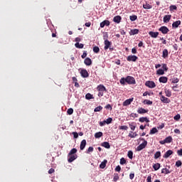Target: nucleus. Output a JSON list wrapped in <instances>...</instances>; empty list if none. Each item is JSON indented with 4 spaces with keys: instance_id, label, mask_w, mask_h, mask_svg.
I'll list each match as a JSON object with an SVG mask.
<instances>
[{
    "instance_id": "obj_46",
    "label": "nucleus",
    "mask_w": 182,
    "mask_h": 182,
    "mask_svg": "<svg viewBox=\"0 0 182 182\" xmlns=\"http://www.w3.org/2000/svg\"><path fill=\"white\" fill-rule=\"evenodd\" d=\"M180 82V80L177 77H173L172 79L171 83H178Z\"/></svg>"
},
{
    "instance_id": "obj_62",
    "label": "nucleus",
    "mask_w": 182,
    "mask_h": 182,
    "mask_svg": "<svg viewBox=\"0 0 182 182\" xmlns=\"http://www.w3.org/2000/svg\"><path fill=\"white\" fill-rule=\"evenodd\" d=\"M173 48L174 50H178V46L177 44H173Z\"/></svg>"
},
{
    "instance_id": "obj_13",
    "label": "nucleus",
    "mask_w": 182,
    "mask_h": 182,
    "mask_svg": "<svg viewBox=\"0 0 182 182\" xmlns=\"http://www.w3.org/2000/svg\"><path fill=\"white\" fill-rule=\"evenodd\" d=\"M110 25V21L108 20H105L100 23V28H103L104 26H109Z\"/></svg>"
},
{
    "instance_id": "obj_44",
    "label": "nucleus",
    "mask_w": 182,
    "mask_h": 182,
    "mask_svg": "<svg viewBox=\"0 0 182 182\" xmlns=\"http://www.w3.org/2000/svg\"><path fill=\"white\" fill-rule=\"evenodd\" d=\"M156 75H164V70L163 69H159L156 71Z\"/></svg>"
},
{
    "instance_id": "obj_4",
    "label": "nucleus",
    "mask_w": 182,
    "mask_h": 182,
    "mask_svg": "<svg viewBox=\"0 0 182 182\" xmlns=\"http://www.w3.org/2000/svg\"><path fill=\"white\" fill-rule=\"evenodd\" d=\"M141 140H142L144 141V143L139 144L136 147L137 151H141V150H143V149H146V146H147V141L144 140V138L141 139Z\"/></svg>"
},
{
    "instance_id": "obj_39",
    "label": "nucleus",
    "mask_w": 182,
    "mask_h": 182,
    "mask_svg": "<svg viewBox=\"0 0 182 182\" xmlns=\"http://www.w3.org/2000/svg\"><path fill=\"white\" fill-rule=\"evenodd\" d=\"M165 95L167 97H171V91L170 90H166Z\"/></svg>"
},
{
    "instance_id": "obj_53",
    "label": "nucleus",
    "mask_w": 182,
    "mask_h": 182,
    "mask_svg": "<svg viewBox=\"0 0 182 182\" xmlns=\"http://www.w3.org/2000/svg\"><path fill=\"white\" fill-rule=\"evenodd\" d=\"M86 56H87V51L85 50V51L83 52V54L81 55V58H82V59H85V58H86Z\"/></svg>"
},
{
    "instance_id": "obj_31",
    "label": "nucleus",
    "mask_w": 182,
    "mask_h": 182,
    "mask_svg": "<svg viewBox=\"0 0 182 182\" xmlns=\"http://www.w3.org/2000/svg\"><path fill=\"white\" fill-rule=\"evenodd\" d=\"M131 139H134V137H136L137 133L136 132H130V133L128 135Z\"/></svg>"
},
{
    "instance_id": "obj_47",
    "label": "nucleus",
    "mask_w": 182,
    "mask_h": 182,
    "mask_svg": "<svg viewBox=\"0 0 182 182\" xmlns=\"http://www.w3.org/2000/svg\"><path fill=\"white\" fill-rule=\"evenodd\" d=\"M144 103L145 104V105H153V102L152 101H151V100H144Z\"/></svg>"
},
{
    "instance_id": "obj_40",
    "label": "nucleus",
    "mask_w": 182,
    "mask_h": 182,
    "mask_svg": "<svg viewBox=\"0 0 182 182\" xmlns=\"http://www.w3.org/2000/svg\"><path fill=\"white\" fill-rule=\"evenodd\" d=\"M127 156L129 157V159H130V160H132L133 159V151H129L128 154H127Z\"/></svg>"
},
{
    "instance_id": "obj_56",
    "label": "nucleus",
    "mask_w": 182,
    "mask_h": 182,
    "mask_svg": "<svg viewBox=\"0 0 182 182\" xmlns=\"http://www.w3.org/2000/svg\"><path fill=\"white\" fill-rule=\"evenodd\" d=\"M182 165L181 161H177L176 162V167H180Z\"/></svg>"
},
{
    "instance_id": "obj_50",
    "label": "nucleus",
    "mask_w": 182,
    "mask_h": 182,
    "mask_svg": "<svg viewBox=\"0 0 182 182\" xmlns=\"http://www.w3.org/2000/svg\"><path fill=\"white\" fill-rule=\"evenodd\" d=\"M162 68L164 69V71L167 72L168 70V68L167 67V64H162Z\"/></svg>"
},
{
    "instance_id": "obj_16",
    "label": "nucleus",
    "mask_w": 182,
    "mask_h": 182,
    "mask_svg": "<svg viewBox=\"0 0 182 182\" xmlns=\"http://www.w3.org/2000/svg\"><path fill=\"white\" fill-rule=\"evenodd\" d=\"M113 22H115V23H120L122 22V16H116L113 18Z\"/></svg>"
},
{
    "instance_id": "obj_28",
    "label": "nucleus",
    "mask_w": 182,
    "mask_h": 182,
    "mask_svg": "<svg viewBox=\"0 0 182 182\" xmlns=\"http://www.w3.org/2000/svg\"><path fill=\"white\" fill-rule=\"evenodd\" d=\"M160 167H161V165L159 163H156L153 165V168L154 170H155V171H157V170H159Z\"/></svg>"
},
{
    "instance_id": "obj_6",
    "label": "nucleus",
    "mask_w": 182,
    "mask_h": 182,
    "mask_svg": "<svg viewBox=\"0 0 182 182\" xmlns=\"http://www.w3.org/2000/svg\"><path fill=\"white\" fill-rule=\"evenodd\" d=\"M159 32H161V33H163L164 35H166L167 33H168V32H170V30L168 29V28H167L166 26H161L159 29Z\"/></svg>"
},
{
    "instance_id": "obj_36",
    "label": "nucleus",
    "mask_w": 182,
    "mask_h": 182,
    "mask_svg": "<svg viewBox=\"0 0 182 182\" xmlns=\"http://www.w3.org/2000/svg\"><path fill=\"white\" fill-rule=\"evenodd\" d=\"M165 141L166 143H171V141H173V137H171V136H167L165 139Z\"/></svg>"
},
{
    "instance_id": "obj_7",
    "label": "nucleus",
    "mask_w": 182,
    "mask_h": 182,
    "mask_svg": "<svg viewBox=\"0 0 182 182\" xmlns=\"http://www.w3.org/2000/svg\"><path fill=\"white\" fill-rule=\"evenodd\" d=\"M160 100L162 103H165L166 105L171 102V100H170V99H168V97H166L164 95L160 96Z\"/></svg>"
},
{
    "instance_id": "obj_1",
    "label": "nucleus",
    "mask_w": 182,
    "mask_h": 182,
    "mask_svg": "<svg viewBox=\"0 0 182 182\" xmlns=\"http://www.w3.org/2000/svg\"><path fill=\"white\" fill-rule=\"evenodd\" d=\"M119 83L123 86H124L126 83H128V85H136V80L132 76H127L126 78L122 77L119 80Z\"/></svg>"
},
{
    "instance_id": "obj_25",
    "label": "nucleus",
    "mask_w": 182,
    "mask_h": 182,
    "mask_svg": "<svg viewBox=\"0 0 182 182\" xmlns=\"http://www.w3.org/2000/svg\"><path fill=\"white\" fill-rule=\"evenodd\" d=\"M170 173H171V171L167 168H164L161 169V174H170Z\"/></svg>"
},
{
    "instance_id": "obj_26",
    "label": "nucleus",
    "mask_w": 182,
    "mask_h": 182,
    "mask_svg": "<svg viewBox=\"0 0 182 182\" xmlns=\"http://www.w3.org/2000/svg\"><path fill=\"white\" fill-rule=\"evenodd\" d=\"M107 164V160L105 159L100 165V168H105Z\"/></svg>"
},
{
    "instance_id": "obj_38",
    "label": "nucleus",
    "mask_w": 182,
    "mask_h": 182,
    "mask_svg": "<svg viewBox=\"0 0 182 182\" xmlns=\"http://www.w3.org/2000/svg\"><path fill=\"white\" fill-rule=\"evenodd\" d=\"M85 99H87V100H90V99H94L93 95L90 93H87L85 95Z\"/></svg>"
},
{
    "instance_id": "obj_63",
    "label": "nucleus",
    "mask_w": 182,
    "mask_h": 182,
    "mask_svg": "<svg viewBox=\"0 0 182 182\" xmlns=\"http://www.w3.org/2000/svg\"><path fill=\"white\" fill-rule=\"evenodd\" d=\"M178 156H182V149L177 151Z\"/></svg>"
},
{
    "instance_id": "obj_8",
    "label": "nucleus",
    "mask_w": 182,
    "mask_h": 182,
    "mask_svg": "<svg viewBox=\"0 0 182 182\" xmlns=\"http://www.w3.org/2000/svg\"><path fill=\"white\" fill-rule=\"evenodd\" d=\"M137 59H139V58L136 55H129L127 58V60L128 62H136V60H137Z\"/></svg>"
},
{
    "instance_id": "obj_58",
    "label": "nucleus",
    "mask_w": 182,
    "mask_h": 182,
    "mask_svg": "<svg viewBox=\"0 0 182 182\" xmlns=\"http://www.w3.org/2000/svg\"><path fill=\"white\" fill-rule=\"evenodd\" d=\"M92 151H93V147L92 146H90L87 149V153H92Z\"/></svg>"
},
{
    "instance_id": "obj_61",
    "label": "nucleus",
    "mask_w": 182,
    "mask_h": 182,
    "mask_svg": "<svg viewBox=\"0 0 182 182\" xmlns=\"http://www.w3.org/2000/svg\"><path fill=\"white\" fill-rule=\"evenodd\" d=\"M180 114H176L174 117H173V119H174V120H180Z\"/></svg>"
},
{
    "instance_id": "obj_15",
    "label": "nucleus",
    "mask_w": 182,
    "mask_h": 182,
    "mask_svg": "<svg viewBox=\"0 0 182 182\" xmlns=\"http://www.w3.org/2000/svg\"><path fill=\"white\" fill-rule=\"evenodd\" d=\"M139 122H140V123H144V122H146V123H149L150 120L147 117H142L139 119Z\"/></svg>"
},
{
    "instance_id": "obj_42",
    "label": "nucleus",
    "mask_w": 182,
    "mask_h": 182,
    "mask_svg": "<svg viewBox=\"0 0 182 182\" xmlns=\"http://www.w3.org/2000/svg\"><path fill=\"white\" fill-rule=\"evenodd\" d=\"M93 52L94 53H99V52H100V48H99L97 46H95L93 48Z\"/></svg>"
},
{
    "instance_id": "obj_27",
    "label": "nucleus",
    "mask_w": 182,
    "mask_h": 182,
    "mask_svg": "<svg viewBox=\"0 0 182 182\" xmlns=\"http://www.w3.org/2000/svg\"><path fill=\"white\" fill-rule=\"evenodd\" d=\"M102 147H105V149H110V144L107 141H105L102 144Z\"/></svg>"
},
{
    "instance_id": "obj_32",
    "label": "nucleus",
    "mask_w": 182,
    "mask_h": 182,
    "mask_svg": "<svg viewBox=\"0 0 182 182\" xmlns=\"http://www.w3.org/2000/svg\"><path fill=\"white\" fill-rule=\"evenodd\" d=\"M129 127H130L131 130L134 131L136 129V122L129 123Z\"/></svg>"
},
{
    "instance_id": "obj_54",
    "label": "nucleus",
    "mask_w": 182,
    "mask_h": 182,
    "mask_svg": "<svg viewBox=\"0 0 182 182\" xmlns=\"http://www.w3.org/2000/svg\"><path fill=\"white\" fill-rule=\"evenodd\" d=\"M120 164L123 165V164H126V159L124 158H122L120 159Z\"/></svg>"
},
{
    "instance_id": "obj_51",
    "label": "nucleus",
    "mask_w": 182,
    "mask_h": 182,
    "mask_svg": "<svg viewBox=\"0 0 182 182\" xmlns=\"http://www.w3.org/2000/svg\"><path fill=\"white\" fill-rule=\"evenodd\" d=\"M176 9H177V6L176 5L170 6V11H176Z\"/></svg>"
},
{
    "instance_id": "obj_57",
    "label": "nucleus",
    "mask_w": 182,
    "mask_h": 182,
    "mask_svg": "<svg viewBox=\"0 0 182 182\" xmlns=\"http://www.w3.org/2000/svg\"><path fill=\"white\" fill-rule=\"evenodd\" d=\"M73 134L74 136V139H77V137H79V134H77V132H73Z\"/></svg>"
},
{
    "instance_id": "obj_20",
    "label": "nucleus",
    "mask_w": 182,
    "mask_h": 182,
    "mask_svg": "<svg viewBox=\"0 0 182 182\" xmlns=\"http://www.w3.org/2000/svg\"><path fill=\"white\" fill-rule=\"evenodd\" d=\"M85 147H86V139H83L80 145V150H85Z\"/></svg>"
},
{
    "instance_id": "obj_45",
    "label": "nucleus",
    "mask_w": 182,
    "mask_h": 182,
    "mask_svg": "<svg viewBox=\"0 0 182 182\" xmlns=\"http://www.w3.org/2000/svg\"><path fill=\"white\" fill-rule=\"evenodd\" d=\"M102 109H103V107L100 105L95 108L94 112H100V110H102Z\"/></svg>"
},
{
    "instance_id": "obj_41",
    "label": "nucleus",
    "mask_w": 182,
    "mask_h": 182,
    "mask_svg": "<svg viewBox=\"0 0 182 182\" xmlns=\"http://www.w3.org/2000/svg\"><path fill=\"white\" fill-rule=\"evenodd\" d=\"M129 19L130 21H132V22H134V21L137 19V16L136 15L130 16Z\"/></svg>"
},
{
    "instance_id": "obj_12",
    "label": "nucleus",
    "mask_w": 182,
    "mask_h": 182,
    "mask_svg": "<svg viewBox=\"0 0 182 182\" xmlns=\"http://www.w3.org/2000/svg\"><path fill=\"white\" fill-rule=\"evenodd\" d=\"M134 100V98L133 97L126 100L122 104L123 106H129V105H132V102H133Z\"/></svg>"
},
{
    "instance_id": "obj_18",
    "label": "nucleus",
    "mask_w": 182,
    "mask_h": 182,
    "mask_svg": "<svg viewBox=\"0 0 182 182\" xmlns=\"http://www.w3.org/2000/svg\"><path fill=\"white\" fill-rule=\"evenodd\" d=\"M149 35L151 36V38H156L157 36H159V32L149 31Z\"/></svg>"
},
{
    "instance_id": "obj_34",
    "label": "nucleus",
    "mask_w": 182,
    "mask_h": 182,
    "mask_svg": "<svg viewBox=\"0 0 182 182\" xmlns=\"http://www.w3.org/2000/svg\"><path fill=\"white\" fill-rule=\"evenodd\" d=\"M160 157H161V153L159 151H156L154 154V159L157 160V159H159Z\"/></svg>"
},
{
    "instance_id": "obj_49",
    "label": "nucleus",
    "mask_w": 182,
    "mask_h": 182,
    "mask_svg": "<svg viewBox=\"0 0 182 182\" xmlns=\"http://www.w3.org/2000/svg\"><path fill=\"white\" fill-rule=\"evenodd\" d=\"M119 130H127V129H129V127L126 126V125H123L119 127Z\"/></svg>"
},
{
    "instance_id": "obj_29",
    "label": "nucleus",
    "mask_w": 182,
    "mask_h": 182,
    "mask_svg": "<svg viewBox=\"0 0 182 182\" xmlns=\"http://www.w3.org/2000/svg\"><path fill=\"white\" fill-rule=\"evenodd\" d=\"M144 9H151L153 8V6L150 5L148 3H146L145 4H143Z\"/></svg>"
},
{
    "instance_id": "obj_48",
    "label": "nucleus",
    "mask_w": 182,
    "mask_h": 182,
    "mask_svg": "<svg viewBox=\"0 0 182 182\" xmlns=\"http://www.w3.org/2000/svg\"><path fill=\"white\" fill-rule=\"evenodd\" d=\"M112 120H113V119H112L111 117H109L107 119V120H105V123L107 124H110V123H112Z\"/></svg>"
},
{
    "instance_id": "obj_2",
    "label": "nucleus",
    "mask_w": 182,
    "mask_h": 182,
    "mask_svg": "<svg viewBox=\"0 0 182 182\" xmlns=\"http://www.w3.org/2000/svg\"><path fill=\"white\" fill-rule=\"evenodd\" d=\"M97 90H98V96L99 97H102L103 96L105 92H106V87H104L103 85H100L97 86Z\"/></svg>"
},
{
    "instance_id": "obj_21",
    "label": "nucleus",
    "mask_w": 182,
    "mask_h": 182,
    "mask_svg": "<svg viewBox=\"0 0 182 182\" xmlns=\"http://www.w3.org/2000/svg\"><path fill=\"white\" fill-rule=\"evenodd\" d=\"M84 63L85 65H86V66H90V65H92V59L89 58H85L84 60Z\"/></svg>"
},
{
    "instance_id": "obj_19",
    "label": "nucleus",
    "mask_w": 182,
    "mask_h": 182,
    "mask_svg": "<svg viewBox=\"0 0 182 182\" xmlns=\"http://www.w3.org/2000/svg\"><path fill=\"white\" fill-rule=\"evenodd\" d=\"M171 19V15H165L164 16V23H167V22H170Z\"/></svg>"
},
{
    "instance_id": "obj_55",
    "label": "nucleus",
    "mask_w": 182,
    "mask_h": 182,
    "mask_svg": "<svg viewBox=\"0 0 182 182\" xmlns=\"http://www.w3.org/2000/svg\"><path fill=\"white\" fill-rule=\"evenodd\" d=\"M129 116H130V117H133L134 119L136 117H139V114H137L136 113H132Z\"/></svg>"
},
{
    "instance_id": "obj_60",
    "label": "nucleus",
    "mask_w": 182,
    "mask_h": 182,
    "mask_svg": "<svg viewBox=\"0 0 182 182\" xmlns=\"http://www.w3.org/2000/svg\"><path fill=\"white\" fill-rule=\"evenodd\" d=\"M120 170H122V167H120V166L118 165L117 166H116L115 171L119 172Z\"/></svg>"
},
{
    "instance_id": "obj_52",
    "label": "nucleus",
    "mask_w": 182,
    "mask_h": 182,
    "mask_svg": "<svg viewBox=\"0 0 182 182\" xmlns=\"http://www.w3.org/2000/svg\"><path fill=\"white\" fill-rule=\"evenodd\" d=\"M67 113L68 114L70 115V114H73V109L72 108H69L68 110H67Z\"/></svg>"
},
{
    "instance_id": "obj_5",
    "label": "nucleus",
    "mask_w": 182,
    "mask_h": 182,
    "mask_svg": "<svg viewBox=\"0 0 182 182\" xmlns=\"http://www.w3.org/2000/svg\"><path fill=\"white\" fill-rule=\"evenodd\" d=\"M145 86L149 87V89H154L156 87V83L154 81L148 80L145 82Z\"/></svg>"
},
{
    "instance_id": "obj_3",
    "label": "nucleus",
    "mask_w": 182,
    "mask_h": 182,
    "mask_svg": "<svg viewBox=\"0 0 182 182\" xmlns=\"http://www.w3.org/2000/svg\"><path fill=\"white\" fill-rule=\"evenodd\" d=\"M104 40H105L104 49H105V50H107V49H109L112 46V42H110L109 40H107V35L104 36Z\"/></svg>"
},
{
    "instance_id": "obj_33",
    "label": "nucleus",
    "mask_w": 182,
    "mask_h": 182,
    "mask_svg": "<svg viewBox=\"0 0 182 182\" xmlns=\"http://www.w3.org/2000/svg\"><path fill=\"white\" fill-rule=\"evenodd\" d=\"M76 153H77V149H76V148H73L70 150V151L69 152V155H75Z\"/></svg>"
},
{
    "instance_id": "obj_22",
    "label": "nucleus",
    "mask_w": 182,
    "mask_h": 182,
    "mask_svg": "<svg viewBox=\"0 0 182 182\" xmlns=\"http://www.w3.org/2000/svg\"><path fill=\"white\" fill-rule=\"evenodd\" d=\"M168 80V78L167 77H159V82L160 83H167V81Z\"/></svg>"
},
{
    "instance_id": "obj_9",
    "label": "nucleus",
    "mask_w": 182,
    "mask_h": 182,
    "mask_svg": "<svg viewBox=\"0 0 182 182\" xmlns=\"http://www.w3.org/2000/svg\"><path fill=\"white\" fill-rule=\"evenodd\" d=\"M80 73L82 77H89V73H87V70H86V69H82Z\"/></svg>"
},
{
    "instance_id": "obj_59",
    "label": "nucleus",
    "mask_w": 182,
    "mask_h": 182,
    "mask_svg": "<svg viewBox=\"0 0 182 182\" xmlns=\"http://www.w3.org/2000/svg\"><path fill=\"white\" fill-rule=\"evenodd\" d=\"M106 124V120L103 121V122H100V126L101 127H103V126H105Z\"/></svg>"
},
{
    "instance_id": "obj_10",
    "label": "nucleus",
    "mask_w": 182,
    "mask_h": 182,
    "mask_svg": "<svg viewBox=\"0 0 182 182\" xmlns=\"http://www.w3.org/2000/svg\"><path fill=\"white\" fill-rule=\"evenodd\" d=\"M137 113H139V114H144L146 113H149V109H146L143 107H139L137 109Z\"/></svg>"
},
{
    "instance_id": "obj_17",
    "label": "nucleus",
    "mask_w": 182,
    "mask_h": 182,
    "mask_svg": "<svg viewBox=\"0 0 182 182\" xmlns=\"http://www.w3.org/2000/svg\"><path fill=\"white\" fill-rule=\"evenodd\" d=\"M139 32V30L137 29V28H134V29H132L130 31H129V35L130 36H132L133 35H138Z\"/></svg>"
},
{
    "instance_id": "obj_30",
    "label": "nucleus",
    "mask_w": 182,
    "mask_h": 182,
    "mask_svg": "<svg viewBox=\"0 0 182 182\" xmlns=\"http://www.w3.org/2000/svg\"><path fill=\"white\" fill-rule=\"evenodd\" d=\"M102 136H103V132H99L95 134V139H100V137H102Z\"/></svg>"
},
{
    "instance_id": "obj_64",
    "label": "nucleus",
    "mask_w": 182,
    "mask_h": 182,
    "mask_svg": "<svg viewBox=\"0 0 182 182\" xmlns=\"http://www.w3.org/2000/svg\"><path fill=\"white\" fill-rule=\"evenodd\" d=\"M53 173H55V169L51 168L50 170H48V174H53Z\"/></svg>"
},
{
    "instance_id": "obj_23",
    "label": "nucleus",
    "mask_w": 182,
    "mask_h": 182,
    "mask_svg": "<svg viewBox=\"0 0 182 182\" xmlns=\"http://www.w3.org/2000/svg\"><path fill=\"white\" fill-rule=\"evenodd\" d=\"M181 25V21H176L172 23V27L173 28H178Z\"/></svg>"
},
{
    "instance_id": "obj_35",
    "label": "nucleus",
    "mask_w": 182,
    "mask_h": 182,
    "mask_svg": "<svg viewBox=\"0 0 182 182\" xmlns=\"http://www.w3.org/2000/svg\"><path fill=\"white\" fill-rule=\"evenodd\" d=\"M75 48H77L78 49H83L84 45L82 43H76L75 44Z\"/></svg>"
},
{
    "instance_id": "obj_24",
    "label": "nucleus",
    "mask_w": 182,
    "mask_h": 182,
    "mask_svg": "<svg viewBox=\"0 0 182 182\" xmlns=\"http://www.w3.org/2000/svg\"><path fill=\"white\" fill-rule=\"evenodd\" d=\"M162 58L166 59V58H168V50L167 49H164L162 53Z\"/></svg>"
},
{
    "instance_id": "obj_43",
    "label": "nucleus",
    "mask_w": 182,
    "mask_h": 182,
    "mask_svg": "<svg viewBox=\"0 0 182 182\" xmlns=\"http://www.w3.org/2000/svg\"><path fill=\"white\" fill-rule=\"evenodd\" d=\"M119 180V173H114L113 181L116 182Z\"/></svg>"
},
{
    "instance_id": "obj_11",
    "label": "nucleus",
    "mask_w": 182,
    "mask_h": 182,
    "mask_svg": "<svg viewBox=\"0 0 182 182\" xmlns=\"http://www.w3.org/2000/svg\"><path fill=\"white\" fill-rule=\"evenodd\" d=\"M77 159V155H69L68 154V163H72Z\"/></svg>"
},
{
    "instance_id": "obj_37",
    "label": "nucleus",
    "mask_w": 182,
    "mask_h": 182,
    "mask_svg": "<svg viewBox=\"0 0 182 182\" xmlns=\"http://www.w3.org/2000/svg\"><path fill=\"white\" fill-rule=\"evenodd\" d=\"M159 130H157V128L154 127L150 130L149 134H155V133H157Z\"/></svg>"
},
{
    "instance_id": "obj_14",
    "label": "nucleus",
    "mask_w": 182,
    "mask_h": 182,
    "mask_svg": "<svg viewBox=\"0 0 182 182\" xmlns=\"http://www.w3.org/2000/svg\"><path fill=\"white\" fill-rule=\"evenodd\" d=\"M173 151L171 149L168 150L164 154V159H168L169 156L173 154Z\"/></svg>"
}]
</instances>
